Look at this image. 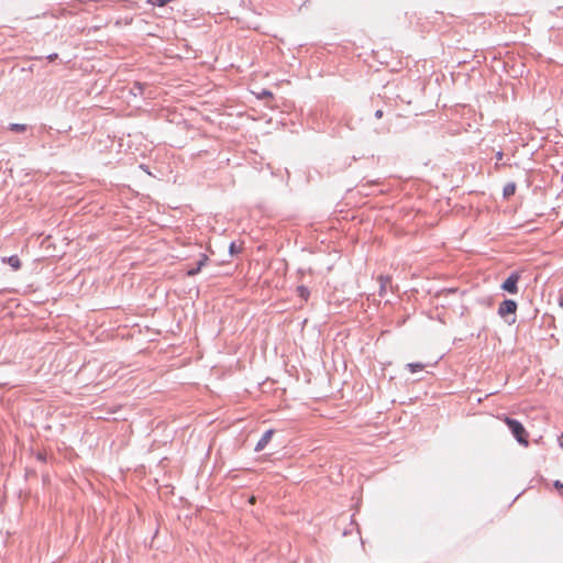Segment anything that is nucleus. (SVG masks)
Instances as JSON below:
<instances>
[{"instance_id": "20e7f679", "label": "nucleus", "mask_w": 563, "mask_h": 563, "mask_svg": "<svg viewBox=\"0 0 563 563\" xmlns=\"http://www.w3.org/2000/svg\"><path fill=\"white\" fill-rule=\"evenodd\" d=\"M274 434V431L273 430H267L263 435L262 438L260 439V441L257 442L256 446H255V451L256 452H260L262 451L268 443L269 441L272 440V437Z\"/></svg>"}, {"instance_id": "39448f33", "label": "nucleus", "mask_w": 563, "mask_h": 563, "mask_svg": "<svg viewBox=\"0 0 563 563\" xmlns=\"http://www.w3.org/2000/svg\"><path fill=\"white\" fill-rule=\"evenodd\" d=\"M207 262H208V256L206 254H202L198 262V265L195 266V268L189 269L187 272V275L195 276L196 274H198L201 271V268L206 265Z\"/></svg>"}, {"instance_id": "6e6552de", "label": "nucleus", "mask_w": 563, "mask_h": 563, "mask_svg": "<svg viewBox=\"0 0 563 563\" xmlns=\"http://www.w3.org/2000/svg\"><path fill=\"white\" fill-rule=\"evenodd\" d=\"M516 191V185L514 183H509L504 187V196L506 198L512 196Z\"/></svg>"}, {"instance_id": "f8f14e48", "label": "nucleus", "mask_w": 563, "mask_h": 563, "mask_svg": "<svg viewBox=\"0 0 563 563\" xmlns=\"http://www.w3.org/2000/svg\"><path fill=\"white\" fill-rule=\"evenodd\" d=\"M554 487L559 492V494L563 496V483L560 481H555Z\"/></svg>"}, {"instance_id": "0eeeda50", "label": "nucleus", "mask_w": 563, "mask_h": 563, "mask_svg": "<svg viewBox=\"0 0 563 563\" xmlns=\"http://www.w3.org/2000/svg\"><path fill=\"white\" fill-rule=\"evenodd\" d=\"M297 294L305 301H307L309 299V296H310L309 289L307 287H305V286H298L297 287Z\"/></svg>"}, {"instance_id": "1a4fd4ad", "label": "nucleus", "mask_w": 563, "mask_h": 563, "mask_svg": "<svg viewBox=\"0 0 563 563\" xmlns=\"http://www.w3.org/2000/svg\"><path fill=\"white\" fill-rule=\"evenodd\" d=\"M378 282L380 284V295L385 291L387 285L390 284V278L385 276H379Z\"/></svg>"}, {"instance_id": "ddd939ff", "label": "nucleus", "mask_w": 563, "mask_h": 563, "mask_svg": "<svg viewBox=\"0 0 563 563\" xmlns=\"http://www.w3.org/2000/svg\"><path fill=\"white\" fill-rule=\"evenodd\" d=\"M375 117H376L377 119L383 118V110H377V111L375 112Z\"/></svg>"}, {"instance_id": "2eb2a0df", "label": "nucleus", "mask_w": 563, "mask_h": 563, "mask_svg": "<svg viewBox=\"0 0 563 563\" xmlns=\"http://www.w3.org/2000/svg\"><path fill=\"white\" fill-rule=\"evenodd\" d=\"M250 503H251V504H254V503H255V497H254V496L250 498Z\"/></svg>"}, {"instance_id": "9b49d317", "label": "nucleus", "mask_w": 563, "mask_h": 563, "mask_svg": "<svg viewBox=\"0 0 563 563\" xmlns=\"http://www.w3.org/2000/svg\"><path fill=\"white\" fill-rule=\"evenodd\" d=\"M411 373H415L417 371H421L424 368V365L421 363H410L407 365Z\"/></svg>"}, {"instance_id": "423d86ee", "label": "nucleus", "mask_w": 563, "mask_h": 563, "mask_svg": "<svg viewBox=\"0 0 563 563\" xmlns=\"http://www.w3.org/2000/svg\"><path fill=\"white\" fill-rule=\"evenodd\" d=\"M2 262L8 263L15 271L21 268V261L16 255H12L10 257H3Z\"/></svg>"}, {"instance_id": "9d476101", "label": "nucleus", "mask_w": 563, "mask_h": 563, "mask_svg": "<svg viewBox=\"0 0 563 563\" xmlns=\"http://www.w3.org/2000/svg\"><path fill=\"white\" fill-rule=\"evenodd\" d=\"M10 130L11 131H14V132H18V133H22L26 130V125L25 124H16V123H13L10 125Z\"/></svg>"}, {"instance_id": "4468645a", "label": "nucleus", "mask_w": 563, "mask_h": 563, "mask_svg": "<svg viewBox=\"0 0 563 563\" xmlns=\"http://www.w3.org/2000/svg\"><path fill=\"white\" fill-rule=\"evenodd\" d=\"M559 443H560V446L563 449V433L559 438Z\"/></svg>"}, {"instance_id": "f03ea898", "label": "nucleus", "mask_w": 563, "mask_h": 563, "mask_svg": "<svg viewBox=\"0 0 563 563\" xmlns=\"http://www.w3.org/2000/svg\"><path fill=\"white\" fill-rule=\"evenodd\" d=\"M519 279L520 274L515 272L503 283L501 288L509 294H517Z\"/></svg>"}, {"instance_id": "f3484780", "label": "nucleus", "mask_w": 563, "mask_h": 563, "mask_svg": "<svg viewBox=\"0 0 563 563\" xmlns=\"http://www.w3.org/2000/svg\"><path fill=\"white\" fill-rule=\"evenodd\" d=\"M560 306L563 307V297L560 299Z\"/></svg>"}, {"instance_id": "7ed1b4c3", "label": "nucleus", "mask_w": 563, "mask_h": 563, "mask_svg": "<svg viewBox=\"0 0 563 563\" xmlns=\"http://www.w3.org/2000/svg\"><path fill=\"white\" fill-rule=\"evenodd\" d=\"M517 310V303L516 301L514 300H510V299H507V300H504L500 305H499V308H498V313L501 316V317H505L507 314H510V313H515Z\"/></svg>"}, {"instance_id": "f257e3e1", "label": "nucleus", "mask_w": 563, "mask_h": 563, "mask_svg": "<svg viewBox=\"0 0 563 563\" xmlns=\"http://www.w3.org/2000/svg\"><path fill=\"white\" fill-rule=\"evenodd\" d=\"M511 430L514 437L517 439V441L523 445H528V433L525 429V427L515 419H511L509 417H503L500 418Z\"/></svg>"}, {"instance_id": "dca6fc26", "label": "nucleus", "mask_w": 563, "mask_h": 563, "mask_svg": "<svg viewBox=\"0 0 563 563\" xmlns=\"http://www.w3.org/2000/svg\"><path fill=\"white\" fill-rule=\"evenodd\" d=\"M230 249H231V252L234 251V243L231 244Z\"/></svg>"}]
</instances>
